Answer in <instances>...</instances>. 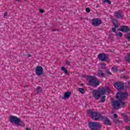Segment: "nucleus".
<instances>
[{"mask_svg": "<svg viewBox=\"0 0 130 130\" xmlns=\"http://www.w3.org/2000/svg\"><path fill=\"white\" fill-rule=\"evenodd\" d=\"M113 24L115 28H118L120 25L116 19H113Z\"/></svg>", "mask_w": 130, "mask_h": 130, "instance_id": "4468645a", "label": "nucleus"}, {"mask_svg": "<svg viewBox=\"0 0 130 130\" xmlns=\"http://www.w3.org/2000/svg\"><path fill=\"white\" fill-rule=\"evenodd\" d=\"M92 26H100L102 24V20L99 18L93 19L91 21Z\"/></svg>", "mask_w": 130, "mask_h": 130, "instance_id": "6e6552de", "label": "nucleus"}, {"mask_svg": "<svg viewBox=\"0 0 130 130\" xmlns=\"http://www.w3.org/2000/svg\"><path fill=\"white\" fill-rule=\"evenodd\" d=\"M52 31H58V29H52Z\"/></svg>", "mask_w": 130, "mask_h": 130, "instance_id": "4c0bfd02", "label": "nucleus"}, {"mask_svg": "<svg viewBox=\"0 0 130 130\" xmlns=\"http://www.w3.org/2000/svg\"><path fill=\"white\" fill-rule=\"evenodd\" d=\"M114 16L117 19H123V16H122V15H121V13H115Z\"/></svg>", "mask_w": 130, "mask_h": 130, "instance_id": "2eb2a0df", "label": "nucleus"}, {"mask_svg": "<svg viewBox=\"0 0 130 130\" xmlns=\"http://www.w3.org/2000/svg\"><path fill=\"white\" fill-rule=\"evenodd\" d=\"M39 12H40V13L42 14V13H44V10L43 9H39Z\"/></svg>", "mask_w": 130, "mask_h": 130, "instance_id": "7c9ffc66", "label": "nucleus"}, {"mask_svg": "<svg viewBox=\"0 0 130 130\" xmlns=\"http://www.w3.org/2000/svg\"><path fill=\"white\" fill-rule=\"evenodd\" d=\"M122 33L119 32H116V36H119V37H122Z\"/></svg>", "mask_w": 130, "mask_h": 130, "instance_id": "393cba45", "label": "nucleus"}, {"mask_svg": "<svg viewBox=\"0 0 130 130\" xmlns=\"http://www.w3.org/2000/svg\"><path fill=\"white\" fill-rule=\"evenodd\" d=\"M17 2H21V0H16Z\"/></svg>", "mask_w": 130, "mask_h": 130, "instance_id": "37998d69", "label": "nucleus"}, {"mask_svg": "<svg viewBox=\"0 0 130 130\" xmlns=\"http://www.w3.org/2000/svg\"><path fill=\"white\" fill-rule=\"evenodd\" d=\"M10 121L11 123H15L16 125H19L20 126H24L25 124L24 121L21 120V119L16 116H10Z\"/></svg>", "mask_w": 130, "mask_h": 130, "instance_id": "7ed1b4c3", "label": "nucleus"}, {"mask_svg": "<svg viewBox=\"0 0 130 130\" xmlns=\"http://www.w3.org/2000/svg\"><path fill=\"white\" fill-rule=\"evenodd\" d=\"M124 120L125 121H129V119H128V117H127V115H124Z\"/></svg>", "mask_w": 130, "mask_h": 130, "instance_id": "b1692460", "label": "nucleus"}, {"mask_svg": "<svg viewBox=\"0 0 130 130\" xmlns=\"http://www.w3.org/2000/svg\"><path fill=\"white\" fill-rule=\"evenodd\" d=\"M31 54H28V57H31Z\"/></svg>", "mask_w": 130, "mask_h": 130, "instance_id": "58836bf2", "label": "nucleus"}, {"mask_svg": "<svg viewBox=\"0 0 130 130\" xmlns=\"http://www.w3.org/2000/svg\"><path fill=\"white\" fill-rule=\"evenodd\" d=\"M26 87H28V85H25L24 88H26Z\"/></svg>", "mask_w": 130, "mask_h": 130, "instance_id": "79ce46f5", "label": "nucleus"}, {"mask_svg": "<svg viewBox=\"0 0 130 130\" xmlns=\"http://www.w3.org/2000/svg\"><path fill=\"white\" fill-rule=\"evenodd\" d=\"M130 1V0H129Z\"/></svg>", "mask_w": 130, "mask_h": 130, "instance_id": "a18cd8bd", "label": "nucleus"}, {"mask_svg": "<svg viewBox=\"0 0 130 130\" xmlns=\"http://www.w3.org/2000/svg\"><path fill=\"white\" fill-rule=\"evenodd\" d=\"M102 69H104V70H106V74H107L108 75H112V74L111 73V72H109V71H108V70H107V69H106L105 68H102Z\"/></svg>", "mask_w": 130, "mask_h": 130, "instance_id": "a878e982", "label": "nucleus"}, {"mask_svg": "<svg viewBox=\"0 0 130 130\" xmlns=\"http://www.w3.org/2000/svg\"><path fill=\"white\" fill-rule=\"evenodd\" d=\"M105 98H106V96L105 95L103 96L101 100L99 101V103H102L103 102H105Z\"/></svg>", "mask_w": 130, "mask_h": 130, "instance_id": "412c9836", "label": "nucleus"}, {"mask_svg": "<svg viewBox=\"0 0 130 130\" xmlns=\"http://www.w3.org/2000/svg\"><path fill=\"white\" fill-rule=\"evenodd\" d=\"M128 98V93L126 92H118L116 95V99L118 101L112 102V105L114 109H119L123 108L125 106V102L124 100H127Z\"/></svg>", "mask_w": 130, "mask_h": 130, "instance_id": "f257e3e1", "label": "nucleus"}, {"mask_svg": "<svg viewBox=\"0 0 130 130\" xmlns=\"http://www.w3.org/2000/svg\"><path fill=\"white\" fill-rule=\"evenodd\" d=\"M113 121L115 124H119V123H120L119 120L117 119H114Z\"/></svg>", "mask_w": 130, "mask_h": 130, "instance_id": "5701e85b", "label": "nucleus"}, {"mask_svg": "<svg viewBox=\"0 0 130 130\" xmlns=\"http://www.w3.org/2000/svg\"><path fill=\"white\" fill-rule=\"evenodd\" d=\"M119 31L121 32H123L124 33H128L130 31V27L126 25H122L121 27L119 29Z\"/></svg>", "mask_w": 130, "mask_h": 130, "instance_id": "9b49d317", "label": "nucleus"}, {"mask_svg": "<svg viewBox=\"0 0 130 130\" xmlns=\"http://www.w3.org/2000/svg\"><path fill=\"white\" fill-rule=\"evenodd\" d=\"M87 80H89L88 82L89 85L91 86V87H95L100 85L99 81L94 80V76H87Z\"/></svg>", "mask_w": 130, "mask_h": 130, "instance_id": "39448f33", "label": "nucleus"}, {"mask_svg": "<svg viewBox=\"0 0 130 130\" xmlns=\"http://www.w3.org/2000/svg\"><path fill=\"white\" fill-rule=\"evenodd\" d=\"M113 117L115 118H117V114H114V115H113Z\"/></svg>", "mask_w": 130, "mask_h": 130, "instance_id": "72a5a7b5", "label": "nucleus"}, {"mask_svg": "<svg viewBox=\"0 0 130 130\" xmlns=\"http://www.w3.org/2000/svg\"><path fill=\"white\" fill-rule=\"evenodd\" d=\"M123 79H125L126 80H127V79H128V76H123Z\"/></svg>", "mask_w": 130, "mask_h": 130, "instance_id": "f704fd0d", "label": "nucleus"}, {"mask_svg": "<svg viewBox=\"0 0 130 130\" xmlns=\"http://www.w3.org/2000/svg\"><path fill=\"white\" fill-rule=\"evenodd\" d=\"M88 125L91 130H99L101 128V124L97 122H89Z\"/></svg>", "mask_w": 130, "mask_h": 130, "instance_id": "423d86ee", "label": "nucleus"}, {"mask_svg": "<svg viewBox=\"0 0 130 130\" xmlns=\"http://www.w3.org/2000/svg\"><path fill=\"white\" fill-rule=\"evenodd\" d=\"M126 130H130V126H126Z\"/></svg>", "mask_w": 130, "mask_h": 130, "instance_id": "c9c22d12", "label": "nucleus"}, {"mask_svg": "<svg viewBox=\"0 0 130 130\" xmlns=\"http://www.w3.org/2000/svg\"><path fill=\"white\" fill-rule=\"evenodd\" d=\"M36 91L37 94H39V93H41V92H42V88L40 86H38Z\"/></svg>", "mask_w": 130, "mask_h": 130, "instance_id": "a211bd4d", "label": "nucleus"}, {"mask_svg": "<svg viewBox=\"0 0 130 130\" xmlns=\"http://www.w3.org/2000/svg\"><path fill=\"white\" fill-rule=\"evenodd\" d=\"M87 114L90 115L91 118L93 120H99L101 118V114L98 112L91 111V110L87 111Z\"/></svg>", "mask_w": 130, "mask_h": 130, "instance_id": "20e7f679", "label": "nucleus"}, {"mask_svg": "<svg viewBox=\"0 0 130 130\" xmlns=\"http://www.w3.org/2000/svg\"><path fill=\"white\" fill-rule=\"evenodd\" d=\"M86 12H87V13H90V12H91V10H90V8H87L86 9Z\"/></svg>", "mask_w": 130, "mask_h": 130, "instance_id": "c756f323", "label": "nucleus"}, {"mask_svg": "<svg viewBox=\"0 0 130 130\" xmlns=\"http://www.w3.org/2000/svg\"><path fill=\"white\" fill-rule=\"evenodd\" d=\"M79 91L81 94H84L85 93V89L83 88H79Z\"/></svg>", "mask_w": 130, "mask_h": 130, "instance_id": "4be33fe9", "label": "nucleus"}, {"mask_svg": "<svg viewBox=\"0 0 130 130\" xmlns=\"http://www.w3.org/2000/svg\"><path fill=\"white\" fill-rule=\"evenodd\" d=\"M111 89L109 87H107L106 89L104 88H102L98 90H93L92 91V95L94 98L96 100L100 99V98L102 96V95H105L106 92H110Z\"/></svg>", "mask_w": 130, "mask_h": 130, "instance_id": "f03ea898", "label": "nucleus"}, {"mask_svg": "<svg viewBox=\"0 0 130 130\" xmlns=\"http://www.w3.org/2000/svg\"><path fill=\"white\" fill-rule=\"evenodd\" d=\"M112 31H113V32H114V33H116H116H117V32H116V27H113L112 28Z\"/></svg>", "mask_w": 130, "mask_h": 130, "instance_id": "c85d7f7f", "label": "nucleus"}, {"mask_svg": "<svg viewBox=\"0 0 130 130\" xmlns=\"http://www.w3.org/2000/svg\"><path fill=\"white\" fill-rule=\"evenodd\" d=\"M71 95H72V92L70 91L66 92L63 96H62V99H69V97H71Z\"/></svg>", "mask_w": 130, "mask_h": 130, "instance_id": "ddd939ff", "label": "nucleus"}, {"mask_svg": "<svg viewBox=\"0 0 130 130\" xmlns=\"http://www.w3.org/2000/svg\"><path fill=\"white\" fill-rule=\"evenodd\" d=\"M101 120H102L105 125H111V121L108 117H101Z\"/></svg>", "mask_w": 130, "mask_h": 130, "instance_id": "1a4fd4ad", "label": "nucleus"}, {"mask_svg": "<svg viewBox=\"0 0 130 130\" xmlns=\"http://www.w3.org/2000/svg\"><path fill=\"white\" fill-rule=\"evenodd\" d=\"M114 87L117 90H124V85L121 82H116L114 84Z\"/></svg>", "mask_w": 130, "mask_h": 130, "instance_id": "9d476101", "label": "nucleus"}, {"mask_svg": "<svg viewBox=\"0 0 130 130\" xmlns=\"http://www.w3.org/2000/svg\"><path fill=\"white\" fill-rule=\"evenodd\" d=\"M82 78H85L86 77L85 75H82Z\"/></svg>", "mask_w": 130, "mask_h": 130, "instance_id": "ea45409f", "label": "nucleus"}, {"mask_svg": "<svg viewBox=\"0 0 130 130\" xmlns=\"http://www.w3.org/2000/svg\"><path fill=\"white\" fill-rule=\"evenodd\" d=\"M66 64H67V66H70L71 63H70V61H67Z\"/></svg>", "mask_w": 130, "mask_h": 130, "instance_id": "473e14b6", "label": "nucleus"}, {"mask_svg": "<svg viewBox=\"0 0 130 130\" xmlns=\"http://www.w3.org/2000/svg\"><path fill=\"white\" fill-rule=\"evenodd\" d=\"M26 130H31V129L29 128H26Z\"/></svg>", "mask_w": 130, "mask_h": 130, "instance_id": "a19ab883", "label": "nucleus"}, {"mask_svg": "<svg viewBox=\"0 0 130 130\" xmlns=\"http://www.w3.org/2000/svg\"><path fill=\"white\" fill-rule=\"evenodd\" d=\"M8 16V12H6L4 14V18H6Z\"/></svg>", "mask_w": 130, "mask_h": 130, "instance_id": "e433bc0d", "label": "nucleus"}, {"mask_svg": "<svg viewBox=\"0 0 130 130\" xmlns=\"http://www.w3.org/2000/svg\"><path fill=\"white\" fill-rule=\"evenodd\" d=\"M101 66H102V67H104V68L105 67H106V64H105L104 63H102Z\"/></svg>", "mask_w": 130, "mask_h": 130, "instance_id": "2f4dec72", "label": "nucleus"}, {"mask_svg": "<svg viewBox=\"0 0 130 130\" xmlns=\"http://www.w3.org/2000/svg\"><path fill=\"white\" fill-rule=\"evenodd\" d=\"M98 76H99V77H102V78H105V75H104V73H103V71L102 70H101L99 72Z\"/></svg>", "mask_w": 130, "mask_h": 130, "instance_id": "f3484780", "label": "nucleus"}, {"mask_svg": "<svg viewBox=\"0 0 130 130\" xmlns=\"http://www.w3.org/2000/svg\"><path fill=\"white\" fill-rule=\"evenodd\" d=\"M112 71L114 72V73H117L118 69H117V66H115L114 67L112 68Z\"/></svg>", "mask_w": 130, "mask_h": 130, "instance_id": "aec40b11", "label": "nucleus"}, {"mask_svg": "<svg viewBox=\"0 0 130 130\" xmlns=\"http://www.w3.org/2000/svg\"><path fill=\"white\" fill-rule=\"evenodd\" d=\"M125 60L127 62H130V54H128L125 57Z\"/></svg>", "mask_w": 130, "mask_h": 130, "instance_id": "6ab92c4d", "label": "nucleus"}, {"mask_svg": "<svg viewBox=\"0 0 130 130\" xmlns=\"http://www.w3.org/2000/svg\"><path fill=\"white\" fill-rule=\"evenodd\" d=\"M61 70L63 72H64V73H65L66 75H67L68 76H69V75H70V74L69 73V72H68V70H67V68H66V67H62L61 68Z\"/></svg>", "mask_w": 130, "mask_h": 130, "instance_id": "dca6fc26", "label": "nucleus"}, {"mask_svg": "<svg viewBox=\"0 0 130 130\" xmlns=\"http://www.w3.org/2000/svg\"><path fill=\"white\" fill-rule=\"evenodd\" d=\"M128 85H130V81L128 82Z\"/></svg>", "mask_w": 130, "mask_h": 130, "instance_id": "c03bdc74", "label": "nucleus"}, {"mask_svg": "<svg viewBox=\"0 0 130 130\" xmlns=\"http://www.w3.org/2000/svg\"><path fill=\"white\" fill-rule=\"evenodd\" d=\"M98 58L101 61H106L108 59V54L101 53L98 55Z\"/></svg>", "mask_w": 130, "mask_h": 130, "instance_id": "0eeeda50", "label": "nucleus"}, {"mask_svg": "<svg viewBox=\"0 0 130 130\" xmlns=\"http://www.w3.org/2000/svg\"><path fill=\"white\" fill-rule=\"evenodd\" d=\"M126 39L128 40V41H130V33H128L126 36Z\"/></svg>", "mask_w": 130, "mask_h": 130, "instance_id": "cd10ccee", "label": "nucleus"}, {"mask_svg": "<svg viewBox=\"0 0 130 130\" xmlns=\"http://www.w3.org/2000/svg\"><path fill=\"white\" fill-rule=\"evenodd\" d=\"M36 74L37 76L43 75V68L41 66H38L36 69Z\"/></svg>", "mask_w": 130, "mask_h": 130, "instance_id": "f8f14e48", "label": "nucleus"}, {"mask_svg": "<svg viewBox=\"0 0 130 130\" xmlns=\"http://www.w3.org/2000/svg\"><path fill=\"white\" fill-rule=\"evenodd\" d=\"M103 3H107L108 4H109V5H111V1L109 0H104L103 1Z\"/></svg>", "mask_w": 130, "mask_h": 130, "instance_id": "bb28decb", "label": "nucleus"}]
</instances>
